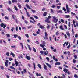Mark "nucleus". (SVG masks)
I'll use <instances>...</instances> for the list:
<instances>
[{"label":"nucleus","instance_id":"1","mask_svg":"<svg viewBox=\"0 0 78 78\" xmlns=\"http://www.w3.org/2000/svg\"><path fill=\"white\" fill-rule=\"evenodd\" d=\"M53 22H55V23H57L58 21V19L56 18V17L55 16H53Z\"/></svg>","mask_w":78,"mask_h":78},{"label":"nucleus","instance_id":"2","mask_svg":"<svg viewBox=\"0 0 78 78\" xmlns=\"http://www.w3.org/2000/svg\"><path fill=\"white\" fill-rule=\"evenodd\" d=\"M66 10H67V13H70V8H69V7L67 5H66Z\"/></svg>","mask_w":78,"mask_h":78},{"label":"nucleus","instance_id":"3","mask_svg":"<svg viewBox=\"0 0 78 78\" xmlns=\"http://www.w3.org/2000/svg\"><path fill=\"white\" fill-rule=\"evenodd\" d=\"M44 33H45V36H44L43 38L44 39H48V38L47 36L48 35V34H47V32H45Z\"/></svg>","mask_w":78,"mask_h":78},{"label":"nucleus","instance_id":"4","mask_svg":"<svg viewBox=\"0 0 78 78\" xmlns=\"http://www.w3.org/2000/svg\"><path fill=\"white\" fill-rule=\"evenodd\" d=\"M15 62L16 66V67H17V66H18V65L19 64V63H18V62H17V61H16V59H15Z\"/></svg>","mask_w":78,"mask_h":78},{"label":"nucleus","instance_id":"5","mask_svg":"<svg viewBox=\"0 0 78 78\" xmlns=\"http://www.w3.org/2000/svg\"><path fill=\"white\" fill-rule=\"evenodd\" d=\"M66 34L68 36V37H69L70 35V33H69V32H66Z\"/></svg>","mask_w":78,"mask_h":78},{"label":"nucleus","instance_id":"6","mask_svg":"<svg viewBox=\"0 0 78 78\" xmlns=\"http://www.w3.org/2000/svg\"><path fill=\"white\" fill-rule=\"evenodd\" d=\"M26 6L27 8H28V9H31V8L30 7V6L28 4L26 5Z\"/></svg>","mask_w":78,"mask_h":78},{"label":"nucleus","instance_id":"7","mask_svg":"<svg viewBox=\"0 0 78 78\" xmlns=\"http://www.w3.org/2000/svg\"><path fill=\"white\" fill-rule=\"evenodd\" d=\"M45 22H47V23H50V20H49V19H48V18H47V19H46L45 20Z\"/></svg>","mask_w":78,"mask_h":78},{"label":"nucleus","instance_id":"8","mask_svg":"<svg viewBox=\"0 0 78 78\" xmlns=\"http://www.w3.org/2000/svg\"><path fill=\"white\" fill-rule=\"evenodd\" d=\"M62 76H62L61 77H60V76H58V78H66V76H65V75H64V74H63Z\"/></svg>","mask_w":78,"mask_h":78},{"label":"nucleus","instance_id":"9","mask_svg":"<svg viewBox=\"0 0 78 78\" xmlns=\"http://www.w3.org/2000/svg\"><path fill=\"white\" fill-rule=\"evenodd\" d=\"M35 74L36 76H41V75L40 74V73H38L37 72L36 73H35Z\"/></svg>","mask_w":78,"mask_h":78},{"label":"nucleus","instance_id":"10","mask_svg":"<svg viewBox=\"0 0 78 78\" xmlns=\"http://www.w3.org/2000/svg\"><path fill=\"white\" fill-rule=\"evenodd\" d=\"M39 28H41V29H44V28H45V27H44V26H42V25H40L39 26Z\"/></svg>","mask_w":78,"mask_h":78},{"label":"nucleus","instance_id":"11","mask_svg":"<svg viewBox=\"0 0 78 78\" xmlns=\"http://www.w3.org/2000/svg\"><path fill=\"white\" fill-rule=\"evenodd\" d=\"M46 65L49 67V68H51V66L50 65V64L48 63H46Z\"/></svg>","mask_w":78,"mask_h":78},{"label":"nucleus","instance_id":"12","mask_svg":"<svg viewBox=\"0 0 78 78\" xmlns=\"http://www.w3.org/2000/svg\"><path fill=\"white\" fill-rule=\"evenodd\" d=\"M63 72H65V73H67V72H68V69L65 68L64 69Z\"/></svg>","mask_w":78,"mask_h":78},{"label":"nucleus","instance_id":"13","mask_svg":"<svg viewBox=\"0 0 78 78\" xmlns=\"http://www.w3.org/2000/svg\"><path fill=\"white\" fill-rule=\"evenodd\" d=\"M7 9L9 11H11V12H13L12 11V10H11V8H10L9 7Z\"/></svg>","mask_w":78,"mask_h":78},{"label":"nucleus","instance_id":"14","mask_svg":"<svg viewBox=\"0 0 78 78\" xmlns=\"http://www.w3.org/2000/svg\"><path fill=\"white\" fill-rule=\"evenodd\" d=\"M53 59L55 61H58V59H57V58H56V57H55V56H53Z\"/></svg>","mask_w":78,"mask_h":78},{"label":"nucleus","instance_id":"15","mask_svg":"<svg viewBox=\"0 0 78 78\" xmlns=\"http://www.w3.org/2000/svg\"><path fill=\"white\" fill-rule=\"evenodd\" d=\"M44 69L46 70H47V66H46V65L45 64L44 65Z\"/></svg>","mask_w":78,"mask_h":78},{"label":"nucleus","instance_id":"16","mask_svg":"<svg viewBox=\"0 0 78 78\" xmlns=\"http://www.w3.org/2000/svg\"><path fill=\"white\" fill-rule=\"evenodd\" d=\"M59 28L60 29V30H64V28H63L62 27V25L60 26Z\"/></svg>","mask_w":78,"mask_h":78},{"label":"nucleus","instance_id":"17","mask_svg":"<svg viewBox=\"0 0 78 78\" xmlns=\"http://www.w3.org/2000/svg\"><path fill=\"white\" fill-rule=\"evenodd\" d=\"M12 3H17V0H12Z\"/></svg>","mask_w":78,"mask_h":78},{"label":"nucleus","instance_id":"18","mask_svg":"<svg viewBox=\"0 0 78 78\" xmlns=\"http://www.w3.org/2000/svg\"><path fill=\"white\" fill-rule=\"evenodd\" d=\"M10 55H12L13 57H15V54L12 52H11Z\"/></svg>","mask_w":78,"mask_h":78},{"label":"nucleus","instance_id":"19","mask_svg":"<svg viewBox=\"0 0 78 78\" xmlns=\"http://www.w3.org/2000/svg\"><path fill=\"white\" fill-rule=\"evenodd\" d=\"M26 58L27 59H28V60H30V59H31L30 57L29 56H26Z\"/></svg>","mask_w":78,"mask_h":78},{"label":"nucleus","instance_id":"20","mask_svg":"<svg viewBox=\"0 0 78 78\" xmlns=\"http://www.w3.org/2000/svg\"><path fill=\"white\" fill-rule=\"evenodd\" d=\"M72 32L73 33V35L74 34V31H73V24H72Z\"/></svg>","mask_w":78,"mask_h":78},{"label":"nucleus","instance_id":"21","mask_svg":"<svg viewBox=\"0 0 78 78\" xmlns=\"http://www.w3.org/2000/svg\"><path fill=\"white\" fill-rule=\"evenodd\" d=\"M57 12L58 13H62V11L60 10H58Z\"/></svg>","mask_w":78,"mask_h":78},{"label":"nucleus","instance_id":"22","mask_svg":"<svg viewBox=\"0 0 78 78\" xmlns=\"http://www.w3.org/2000/svg\"><path fill=\"white\" fill-rule=\"evenodd\" d=\"M61 65V63L59 62H56L55 63V65Z\"/></svg>","mask_w":78,"mask_h":78},{"label":"nucleus","instance_id":"23","mask_svg":"<svg viewBox=\"0 0 78 78\" xmlns=\"http://www.w3.org/2000/svg\"><path fill=\"white\" fill-rule=\"evenodd\" d=\"M18 35H17L16 34H15L14 35V38H16L17 37H18Z\"/></svg>","mask_w":78,"mask_h":78},{"label":"nucleus","instance_id":"24","mask_svg":"<svg viewBox=\"0 0 78 78\" xmlns=\"http://www.w3.org/2000/svg\"><path fill=\"white\" fill-rule=\"evenodd\" d=\"M28 46L29 50H30V51H31V47H30V46L28 45Z\"/></svg>","mask_w":78,"mask_h":78},{"label":"nucleus","instance_id":"25","mask_svg":"<svg viewBox=\"0 0 78 78\" xmlns=\"http://www.w3.org/2000/svg\"><path fill=\"white\" fill-rule=\"evenodd\" d=\"M30 19H31V20H33L34 21V22H36V21L34 20V18H33V17H30Z\"/></svg>","mask_w":78,"mask_h":78},{"label":"nucleus","instance_id":"26","mask_svg":"<svg viewBox=\"0 0 78 78\" xmlns=\"http://www.w3.org/2000/svg\"><path fill=\"white\" fill-rule=\"evenodd\" d=\"M33 50L34 51V52H36V49H35V48L34 47L33 48Z\"/></svg>","mask_w":78,"mask_h":78},{"label":"nucleus","instance_id":"27","mask_svg":"<svg viewBox=\"0 0 78 78\" xmlns=\"http://www.w3.org/2000/svg\"><path fill=\"white\" fill-rule=\"evenodd\" d=\"M33 65L34 66V70H35L36 69V64H35V63H33Z\"/></svg>","mask_w":78,"mask_h":78},{"label":"nucleus","instance_id":"28","mask_svg":"<svg viewBox=\"0 0 78 78\" xmlns=\"http://www.w3.org/2000/svg\"><path fill=\"white\" fill-rule=\"evenodd\" d=\"M37 66L38 67H39L40 69H42V67H41V65H40V64H38Z\"/></svg>","mask_w":78,"mask_h":78},{"label":"nucleus","instance_id":"29","mask_svg":"<svg viewBox=\"0 0 78 78\" xmlns=\"http://www.w3.org/2000/svg\"><path fill=\"white\" fill-rule=\"evenodd\" d=\"M34 17L35 19H39V17L36 16H34Z\"/></svg>","mask_w":78,"mask_h":78},{"label":"nucleus","instance_id":"30","mask_svg":"<svg viewBox=\"0 0 78 78\" xmlns=\"http://www.w3.org/2000/svg\"><path fill=\"white\" fill-rule=\"evenodd\" d=\"M70 17V15H65V18H69Z\"/></svg>","mask_w":78,"mask_h":78},{"label":"nucleus","instance_id":"31","mask_svg":"<svg viewBox=\"0 0 78 78\" xmlns=\"http://www.w3.org/2000/svg\"><path fill=\"white\" fill-rule=\"evenodd\" d=\"M40 53L41 54V55H44V52L43 51H40Z\"/></svg>","mask_w":78,"mask_h":78},{"label":"nucleus","instance_id":"32","mask_svg":"<svg viewBox=\"0 0 78 78\" xmlns=\"http://www.w3.org/2000/svg\"><path fill=\"white\" fill-rule=\"evenodd\" d=\"M59 31H57L56 33V36H58L59 35Z\"/></svg>","mask_w":78,"mask_h":78},{"label":"nucleus","instance_id":"33","mask_svg":"<svg viewBox=\"0 0 78 78\" xmlns=\"http://www.w3.org/2000/svg\"><path fill=\"white\" fill-rule=\"evenodd\" d=\"M31 11L33 13H35L36 12V11L34 10L31 9Z\"/></svg>","mask_w":78,"mask_h":78},{"label":"nucleus","instance_id":"34","mask_svg":"<svg viewBox=\"0 0 78 78\" xmlns=\"http://www.w3.org/2000/svg\"><path fill=\"white\" fill-rule=\"evenodd\" d=\"M14 29H15V28H14V27H12L11 29V31H12V32H13V31H14Z\"/></svg>","mask_w":78,"mask_h":78},{"label":"nucleus","instance_id":"35","mask_svg":"<svg viewBox=\"0 0 78 78\" xmlns=\"http://www.w3.org/2000/svg\"><path fill=\"white\" fill-rule=\"evenodd\" d=\"M10 68H11L12 69H13L14 70H15V68L13 67L12 66H11L10 67Z\"/></svg>","mask_w":78,"mask_h":78},{"label":"nucleus","instance_id":"36","mask_svg":"<svg viewBox=\"0 0 78 78\" xmlns=\"http://www.w3.org/2000/svg\"><path fill=\"white\" fill-rule=\"evenodd\" d=\"M43 16H47V12H45L43 14Z\"/></svg>","mask_w":78,"mask_h":78},{"label":"nucleus","instance_id":"37","mask_svg":"<svg viewBox=\"0 0 78 78\" xmlns=\"http://www.w3.org/2000/svg\"><path fill=\"white\" fill-rule=\"evenodd\" d=\"M74 78H76L78 77V75L76 74H75L74 75Z\"/></svg>","mask_w":78,"mask_h":78},{"label":"nucleus","instance_id":"38","mask_svg":"<svg viewBox=\"0 0 78 78\" xmlns=\"http://www.w3.org/2000/svg\"><path fill=\"white\" fill-rule=\"evenodd\" d=\"M14 8H15V9L16 11H17L18 10V9H17V7H16V6H15Z\"/></svg>","mask_w":78,"mask_h":78},{"label":"nucleus","instance_id":"39","mask_svg":"<svg viewBox=\"0 0 78 78\" xmlns=\"http://www.w3.org/2000/svg\"><path fill=\"white\" fill-rule=\"evenodd\" d=\"M0 68L2 69V70H4V67L2 66H0Z\"/></svg>","mask_w":78,"mask_h":78},{"label":"nucleus","instance_id":"40","mask_svg":"<svg viewBox=\"0 0 78 78\" xmlns=\"http://www.w3.org/2000/svg\"><path fill=\"white\" fill-rule=\"evenodd\" d=\"M27 13V14L28 17H30V16L29 14V13L28 12H27V13Z\"/></svg>","mask_w":78,"mask_h":78},{"label":"nucleus","instance_id":"41","mask_svg":"<svg viewBox=\"0 0 78 78\" xmlns=\"http://www.w3.org/2000/svg\"><path fill=\"white\" fill-rule=\"evenodd\" d=\"M61 22H62V23H64V20H63L62 19H61Z\"/></svg>","mask_w":78,"mask_h":78},{"label":"nucleus","instance_id":"42","mask_svg":"<svg viewBox=\"0 0 78 78\" xmlns=\"http://www.w3.org/2000/svg\"><path fill=\"white\" fill-rule=\"evenodd\" d=\"M51 13H54L55 12L53 11V10L52 9H51Z\"/></svg>","mask_w":78,"mask_h":78},{"label":"nucleus","instance_id":"43","mask_svg":"<svg viewBox=\"0 0 78 78\" xmlns=\"http://www.w3.org/2000/svg\"><path fill=\"white\" fill-rule=\"evenodd\" d=\"M6 56H9V52H6Z\"/></svg>","mask_w":78,"mask_h":78},{"label":"nucleus","instance_id":"44","mask_svg":"<svg viewBox=\"0 0 78 78\" xmlns=\"http://www.w3.org/2000/svg\"><path fill=\"white\" fill-rule=\"evenodd\" d=\"M8 63H6V62H5V65L6 67H8Z\"/></svg>","mask_w":78,"mask_h":78},{"label":"nucleus","instance_id":"45","mask_svg":"<svg viewBox=\"0 0 78 78\" xmlns=\"http://www.w3.org/2000/svg\"><path fill=\"white\" fill-rule=\"evenodd\" d=\"M18 6L19 8H22V6H21V5H19V4H18Z\"/></svg>","mask_w":78,"mask_h":78},{"label":"nucleus","instance_id":"46","mask_svg":"<svg viewBox=\"0 0 78 78\" xmlns=\"http://www.w3.org/2000/svg\"><path fill=\"white\" fill-rule=\"evenodd\" d=\"M33 0H31V1L32 3H36V2L35 1H33Z\"/></svg>","mask_w":78,"mask_h":78},{"label":"nucleus","instance_id":"47","mask_svg":"<svg viewBox=\"0 0 78 78\" xmlns=\"http://www.w3.org/2000/svg\"><path fill=\"white\" fill-rule=\"evenodd\" d=\"M50 63H51V64H53V60H51L50 61Z\"/></svg>","mask_w":78,"mask_h":78},{"label":"nucleus","instance_id":"48","mask_svg":"<svg viewBox=\"0 0 78 78\" xmlns=\"http://www.w3.org/2000/svg\"><path fill=\"white\" fill-rule=\"evenodd\" d=\"M46 9L44 8H43V9H42L41 11H45Z\"/></svg>","mask_w":78,"mask_h":78},{"label":"nucleus","instance_id":"49","mask_svg":"<svg viewBox=\"0 0 78 78\" xmlns=\"http://www.w3.org/2000/svg\"><path fill=\"white\" fill-rule=\"evenodd\" d=\"M51 7L53 8H56V6L55 5H53L52 6H51Z\"/></svg>","mask_w":78,"mask_h":78},{"label":"nucleus","instance_id":"50","mask_svg":"<svg viewBox=\"0 0 78 78\" xmlns=\"http://www.w3.org/2000/svg\"><path fill=\"white\" fill-rule=\"evenodd\" d=\"M18 27H16L15 28L16 31H18Z\"/></svg>","mask_w":78,"mask_h":78},{"label":"nucleus","instance_id":"51","mask_svg":"<svg viewBox=\"0 0 78 78\" xmlns=\"http://www.w3.org/2000/svg\"><path fill=\"white\" fill-rule=\"evenodd\" d=\"M70 43H69V45L67 47V48H70Z\"/></svg>","mask_w":78,"mask_h":78},{"label":"nucleus","instance_id":"52","mask_svg":"<svg viewBox=\"0 0 78 78\" xmlns=\"http://www.w3.org/2000/svg\"><path fill=\"white\" fill-rule=\"evenodd\" d=\"M9 61H12V60H13L12 58H9Z\"/></svg>","mask_w":78,"mask_h":78},{"label":"nucleus","instance_id":"53","mask_svg":"<svg viewBox=\"0 0 78 78\" xmlns=\"http://www.w3.org/2000/svg\"><path fill=\"white\" fill-rule=\"evenodd\" d=\"M63 10H64V11H66L67 10H66V9L64 7H63L62 8Z\"/></svg>","mask_w":78,"mask_h":78},{"label":"nucleus","instance_id":"54","mask_svg":"<svg viewBox=\"0 0 78 78\" xmlns=\"http://www.w3.org/2000/svg\"><path fill=\"white\" fill-rule=\"evenodd\" d=\"M76 62V60H75V59H73V62L74 64H75V63Z\"/></svg>","mask_w":78,"mask_h":78},{"label":"nucleus","instance_id":"55","mask_svg":"<svg viewBox=\"0 0 78 78\" xmlns=\"http://www.w3.org/2000/svg\"><path fill=\"white\" fill-rule=\"evenodd\" d=\"M18 38V39H20V40H21V39H22V38H21L20 36H19Z\"/></svg>","mask_w":78,"mask_h":78},{"label":"nucleus","instance_id":"56","mask_svg":"<svg viewBox=\"0 0 78 78\" xmlns=\"http://www.w3.org/2000/svg\"><path fill=\"white\" fill-rule=\"evenodd\" d=\"M25 36L26 37H27V38H28V37H29V36H28V34H25Z\"/></svg>","mask_w":78,"mask_h":78},{"label":"nucleus","instance_id":"57","mask_svg":"<svg viewBox=\"0 0 78 78\" xmlns=\"http://www.w3.org/2000/svg\"><path fill=\"white\" fill-rule=\"evenodd\" d=\"M47 19H48L50 20V19H51V16H48V18Z\"/></svg>","mask_w":78,"mask_h":78},{"label":"nucleus","instance_id":"58","mask_svg":"<svg viewBox=\"0 0 78 78\" xmlns=\"http://www.w3.org/2000/svg\"><path fill=\"white\" fill-rule=\"evenodd\" d=\"M3 26H4V24H3V23H1V26L2 27H3Z\"/></svg>","mask_w":78,"mask_h":78},{"label":"nucleus","instance_id":"59","mask_svg":"<svg viewBox=\"0 0 78 78\" xmlns=\"http://www.w3.org/2000/svg\"><path fill=\"white\" fill-rule=\"evenodd\" d=\"M50 25H48L47 26V29H49V28H50Z\"/></svg>","mask_w":78,"mask_h":78},{"label":"nucleus","instance_id":"60","mask_svg":"<svg viewBox=\"0 0 78 78\" xmlns=\"http://www.w3.org/2000/svg\"><path fill=\"white\" fill-rule=\"evenodd\" d=\"M74 58L75 59H76V58H77V56L76 55H75L74 56Z\"/></svg>","mask_w":78,"mask_h":78},{"label":"nucleus","instance_id":"61","mask_svg":"<svg viewBox=\"0 0 78 78\" xmlns=\"http://www.w3.org/2000/svg\"><path fill=\"white\" fill-rule=\"evenodd\" d=\"M25 23H26V24L28 23V21H27L26 20H25Z\"/></svg>","mask_w":78,"mask_h":78},{"label":"nucleus","instance_id":"62","mask_svg":"<svg viewBox=\"0 0 78 78\" xmlns=\"http://www.w3.org/2000/svg\"><path fill=\"white\" fill-rule=\"evenodd\" d=\"M31 27H32V26H28L27 28L28 29H29V28H31Z\"/></svg>","mask_w":78,"mask_h":78},{"label":"nucleus","instance_id":"63","mask_svg":"<svg viewBox=\"0 0 78 78\" xmlns=\"http://www.w3.org/2000/svg\"><path fill=\"white\" fill-rule=\"evenodd\" d=\"M9 5H11V1H9Z\"/></svg>","mask_w":78,"mask_h":78},{"label":"nucleus","instance_id":"64","mask_svg":"<svg viewBox=\"0 0 78 78\" xmlns=\"http://www.w3.org/2000/svg\"><path fill=\"white\" fill-rule=\"evenodd\" d=\"M6 36L8 37H10V35H9V34H7Z\"/></svg>","mask_w":78,"mask_h":78}]
</instances>
